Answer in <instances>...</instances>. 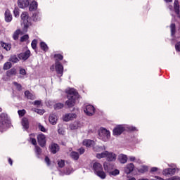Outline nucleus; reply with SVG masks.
<instances>
[{
  "label": "nucleus",
  "mask_w": 180,
  "mask_h": 180,
  "mask_svg": "<svg viewBox=\"0 0 180 180\" xmlns=\"http://www.w3.org/2000/svg\"><path fill=\"white\" fill-rule=\"evenodd\" d=\"M37 1H33L30 4L29 11L30 12H34V11H37V6H38Z\"/></svg>",
  "instance_id": "aec40b11"
},
{
  "label": "nucleus",
  "mask_w": 180,
  "mask_h": 180,
  "mask_svg": "<svg viewBox=\"0 0 180 180\" xmlns=\"http://www.w3.org/2000/svg\"><path fill=\"white\" fill-rule=\"evenodd\" d=\"M30 141H31V143L33 146H35V147H36V146H37V141H36V139L30 137Z\"/></svg>",
  "instance_id": "de8ad7c7"
},
{
  "label": "nucleus",
  "mask_w": 180,
  "mask_h": 180,
  "mask_svg": "<svg viewBox=\"0 0 180 180\" xmlns=\"http://www.w3.org/2000/svg\"><path fill=\"white\" fill-rule=\"evenodd\" d=\"M9 61L10 63H19V58H18V56H16V55H11L10 56Z\"/></svg>",
  "instance_id": "c756f323"
},
{
  "label": "nucleus",
  "mask_w": 180,
  "mask_h": 180,
  "mask_svg": "<svg viewBox=\"0 0 180 180\" xmlns=\"http://www.w3.org/2000/svg\"><path fill=\"white\" fill-rule=\"evenodd\" d=\"M106 158L108 161H116V154L113 153V152L108 151Z\"/></svg>",
  "instance_id": "412c9836"
},
{
  "label": "nucleus",
  "mask_w": 180,
  "mask_h": 180,
  "mask_svg": "<svg viewBox=\"0 0 180 180\" xmlns=\"http://www.w3.org/2000/svg\"><path fill=\"white\" fill-rule=\"evenodd\" d=\"M83 146L86 147H92L95 144V141L91 139H84L82 142Z\"/></svg>",
  "instance_id": "4be33fe9"
},
{
  "label": "nucleus",
  "mask_w": 180,
  "mask_h": 180,
  "mask_svg": "<svg viewBox=\"0 0 180 180\" xmlns=\"http://www.w3.org/2000/svg\"><path fill=\"white\" fill-rule=\"evenodd\" d=\"M167 180H180V177L178 176H174L171 178H169Z\"/></svg>",
  "instance_id": "864d4df0"
},
{
  "label": "nucleus",
  "mask_w": 180,
  "mask_h": 180,
  "mask_svg": "<svg viewBox=\"0 0 180 180\" xmlns=\"http://www.w3.org/2000/svg\"><path fill=\"white\" fill-rule=\"evenodd\" d=\"M155 178L156 179H152L151 180H164V179H162V178H161V177H160L158 176H155Z\"/></svg>",
  "instance_id": "13d9d810"
},
{
  "label": "nucleus",
  "mask_w": 180,
  "mask_h": 180,
  "mask_svg": "<svg viewBox=\"0 0 180 180\" xmlns=\"http://www.w3.org/2000/svg\"><path fill=\"white\" fill-rule=\"evenodd\" d=\"M138 172H139V174H146V172H148V167L146 165L141 166V168L138 169Z\"/></svg>",
  "instance_id": "bb28decb"
},
{
  "label": "nucleus",
  "mask_w": 180,
  "mask_h": 180,
  "mask_svg": "<svg viewBox=\"0 0 180 180\" xmlns=\"http://www.w3.org/2000/svg\"><path fill=\"white\" fill-rule=\"evenodd\" d=\"M18 115H19V116H20V117H23V116H24L25 115H26V110H25V109L19 110L18 111Z\"/></svg>",
  "instance_id": "c03bdc74"
},
{
  "label": "nucleus",
  "mask_w": 180,
  "mask_h": 180,
  "mask_svg": "<svg viewBox=\"0 0 180 180\" xmlns=\"http://www.w3.org/2000/svg\"><path fill=\"white\" fill-rule=\"evenodd\" d=\"M158 171V168L157 167H152L150 169V172H157Z\"/></svg>",
  "instance_id": "4d7b16f0"
},
{
  "label": "nucleus",
  "mask_w": 180,
  "mask_h": 180,
  "mask_svg": "<svg viewBox=\"0 0 180 180\" xmlns=\"http://www.w3.org/2000/svg\"><path fill=\"white\" fill-rule=\"evenodd\" d=\"M175 172H176V169L175 168H167L165 169L162 172L163 175L167 176V175H174Z\"/></svg>",
  "instance_id": "6ab92c4d"
},
{
  "label": "nucleus",
  "mask_w": 180,
  "mask_h": 180,
  "mask_svg": "<svg viewBox=\"0 0 180 180\" xmlns=\"http://www.w3.org/2000/svg\"><path fill=\"white\" fill-rule=\"evenodd\" d=\"M134 171V164L133 163H129L127 165L126 167L124 168V172L125 174H131Z\"/></svg>",
  "instance_id": "a211bd4d"
},
{
  "label": "nucleus",
  "mask_w": 180,
  "mask_h": 180,
  "mask_svg": "<svg viewBox=\"0 0 180 180\" xmlns=\"http://www.w3.org/2000/svg\"><path fill=\"white\" fill-rule=\"evenodd\" d=\"M70 129L71 130H75V129H77V126L72 124L70 125Z\"/></svg>",
  "instance_id": "680f3d73"
},
{
  "label": "nucleus",
  "mask_w": 180,
  "mask_h": 180,
  "mask_svg": "<svg viewBox=\"0 0 180 180\" xmlns=\"http://www.w3.org/2000/svg\"><path fill=\"white\" fill-rule=\"evenodd\" d=\"M29 57H30V50H27L25 52L18 54L19 60H23L24 61H26Z\"/></svg>",
  "instance_id": "9b49d317"
},
{
  "label": "nucleus",
  "mask_w": 180,
  "mask_h": 180,
  "mask_svg": "<svg viewBox=\"0 0 180 180\" xmlns=\"http://www.w3.org/2000/svg\"><path fill=\"white\" fill-rule=\"evenodd\" d=\"M139 180H149L148 179H140Z\"/></svg>",
  "instance_id": "774afa93"
},
{
  "label": "nucleus",
  "mask_w": 180,
  "mask_h": 180,
  "mask_svg": "<svg viewBox=\"0 0 180 180\" xmlns=\"http://www.w3.org/2000/svg\"><path fill=\"white\" fill-rule=\"evenodd\" d=\"M18 6L21 9H24V8H27V6H29V0H18Z\"/></svg>",
  "instance_id": "2eb2a0df"
},
{
  "label": "nucleus",
  "mask_w": 180,
  "mask_h": 180,
  "mask_svg": "<svg viewBox=\"0 0 180 180\" xmlns=\"http://www.w3.org/2000/svg\"><path fill=\"white\" fill-rule=\"evenodd\" d=\"M124 131V127L121 125L117 126L112 131L113 136H120Z\"/></svg>",
  "instance_id": "1a4fd4ad"
},
{
  "label": "nucleus",
  "mask_w": 180,
  "mask_h": 180,
  "mask_svg": "<svg viewBox=\"0 0 180 180\" xmlns=\"http://www.w3.org/2000/svg\"><path fill=\"white\" fill-rule=\"evenodd\" d=\"M105 171L110 173V172L115 169V165L113 163H110V162H105L103 164Z\"/></svg>",
  "instance_id": "9d476101"
},
{
  "label": "nucleus",
  "mask_w": 180,
  "mask_h": 180,
  "mask_svg": "<svg viewBox=\"0 0 180 180\" xmlns=\"http://www.w3.org/2000/svg\"><path fill=\"white\" fill-rule=\"evenodd\" d=\"M170 30L172 36H175V33L176 32V26L175 23H172L170 25Z\"/></svg>",
  "instance_id": "473e14b6"
},
{
  "label": "nucleus",
  "mask_w": 180,
  "mask_h": 180,
  "mask_svg": "<svg viewBox=\"0 0 180 180\" xmlns=\"http://www.w3.org/2000/svg\"><path fill=\"white\" fill-rule=\"evenodd\" d=\"M0 60H4V55H2L0 52Z\"/></svg>",
  "instance_id": "69168bd1"
},
{
  "label": "nucleus",
  "mask_w": 180,
  "mask_h": 180,
  "mask_svg": "<svg viewBox=\"0 0 180 180\" xmlns=\"http://www.w3.org/2000/svg\"><path fill=\"white\" fill-rule=\"evenodd\" d=\"M129 161H131L132 162H134V161H136V157H134V156H129Z\"/></svg>",
  "instance_id": "6e6d98bb"
},
{
  "label": "nucleus",
  "mask_w": 180,
  "mask_h": 180,
  "mask_svg": "<svg viewBox=\"0 0 180 180\" xmlns=\"http://www.w3.org/2000/svg\"><path fill=\"white\" fill-rule=\"evenodd\" d=\"M54 58H56V64H57V62L60 63V61L63 60L64 56L60 53H56L54 55Z\"/></svg>",
  "instance_id": "c85d7f7f"
},
{
  "label": "nucleus",
  "mask_w": 180,
  "mask_h": 180,
  "mask_svg": "<svg viewBox=\"0 0 180 180\" xmlns=\"http://www.w3.org/2000/svg\"><path fill=\"white\" fill-rule=\"evenodd\" d=\"M22 126L25 130L29 129V120L27 117H23L22 119Z\"/></svg>",
  "instance_id": "b1692460"
},
{
  "label": "nucleus",
  "mask_w": 180,
  "mask_h": 180,
  "mask_svg": "<svg viewBox=\"0 0 180 180\" xmlns=\"http://www.w3.org/2000/svg\"><path fill=\"white\" fill-rule=\"evenodd\" d=\"M98 135L100 137H103L104 139H110V131H109L108 129L105 128H102L99 133Z\"/></svg>",
  "instance_id": "6e6552de"
},
{
  "label": "nucleus",
  "mask_w": 180,
  "mask_h": 180,
  "mask_svg": "<svg viewBox=\"0 0 180 180\" xmlns=\"http://www.w3.org/2000/svg\"><path fill=\"white\" fill-rule=\"evenodd\" d=\"M174 9L175 13L177 15V18H180V5L178 0H175L174 2Z\"/></svg>",
  "instance_id": "4468645a"
},
{
  "label": "nucleus",
  "mask_w": 180,
  "mask_h": 180,
  "mask_svg": "<svg viewBox=\"0 0 180 180\" xmlns=\"http://www.w3.org/2000/svg\"><path fill=\"white\" fill-rule=\"evenodd\" d=\"M16 74H18V71L15 68H13L6 72V75L9 77H13V75H16Z\"/></svg>",
  "instance_id": "5701e85b"
},
{
  "label": "nucleus",
  "mask_w": 180,
  "mask_h": 180,
  "mask_svg": "<svg viewBox=\"0 0 180 180\" xmlns=\"http://www.w3.org/2000/svg\"><path fill=\"white\" fill-rule=\"evenodd\" d=\"M21 20L24 23L25 29H29L30 26H32V18L29 16V13L25 11L21 14Z\"/></svg>",
  "instance_id": "20e7f679"
},
{
  "label": "nucleus",
  "mask_w": 180,
  "mask_h": 180,
  "mask_svg": "<svg viewBox=\"0 0 180 180\" xmlns=\"http://www.w3.org/2000/svg\"><path fill=\"white\" fill-rule=\"evenodd\" d=\"M33 16H40V13L36 12L33 14Z\"/></svg>",
  "instance_id": "e2e57ef3"
},
{
  "label": "nucleus",
  "mask_w": 180,
  "mask_h": 180,
  "mask_svg": "<svg viewBox=\"0 0 180 180\" xmlns=\"http://www.w3.org/2000/svg\"><path fill=\"white\" fill-rule=\"evenodd\" d=\"M176 51H180V41L177 42L175 45Z\"/></svg>",
  "instance_id": "3c124183"
},
{
  "label": "nucleus",
  "mask_w": 180,
  "mask_h": 180,
  "mask_svg": "<svg viewBox=\"0 0 180 180\" xmlns=\"http://www.w3.org/2000/svg\"><path fill=\"white\" fill-rule=\"evenodd\" d=\"M110 175H112V176H116V175H119L120 174V171L119 169H115V170H112L109 172Z\"/></svg>",
  "instance_id": "58836bf2"
},
{
  "label": "nucleus",
  "mask_w": 180,
  "mask_h": 180,
  "mask_svg": "<svg viewBox=\"0 0 180 180\" xmlns=\"http://www.w3.org/2000/svg\"><path fill=\"white\" fill-rule=\"evenodd\" d=\"M20 34V30H17L14 32V34H13V39H14V40H18V39H19V34Z\"/></svg>",
  "instance_id": "a19ab883"
},
{
  "label": "nucleus",
  "mask_w": 180,
  "mask_h": 180,
  "mask_svg": "<svg viewBox=\"0 0 180 180\" xmlns=\"http://www.w3.org/2000/svg\"><path fill=\"white\" fill-rule=\"evenodd\" d=\"M13 84V85H15V86L18 91H22V84H20L16 82H14Z\"/></svg>",
  "instance_id": "37998d69"
},
{
  "label": "nucleus",
  "mask_w": 180,
  "mask_h": 180,
  "mask_svg": "<svg viewBox=\"0 0 180 180\" xmlns=\"http://www.w3.org/2000/svg\"><path fill=\"white\" fill-rule=\"evenodd\" d=\"M4 16H5V21L7 23H9L10 22H12V13H11V11H9V9H6L4 13Z\"/></svg>",
  "instance_id": "f3484780"
},
{
  "label": "nucleus",
  "mask_w": 180,
  "mask_h": 180,
  "mask_svg": "<svg viewBox=\"0 0 180 180\" xmlns=\"http://www.w3.org/2000/svg\"><path fill=\"white\" fill-rule=\"evenodd\" d=\"M20 76L19 78H23L25 75H27V72H26V70L23 69V68H20V71H19Z\"/></svg>",
  "instance_id": "c9c22d12"
},
{
  "label": "nucleus",
  "mask_w": 180,
  "mask_h": 180,
  "mask_svg": "<svg viewBox=\"0 0 180 180\" xmlns=\"http://www.w3.org/2000/svg\"><path fill=\"white\" fill-rule=\"evenodd\" d=\"M68 101L65 102V106L71 108L75 106V102L77 99H79V94L75 89H69L66 91Z\"/></svg>",
  "instance_id": "f257e3e1"
},
{
  "label": "nucleus",
  "mask_w": 180,
  "mask_h": 180,
  "mask_svg": "<svg viewBox=\"0 0 180 180\" xmlns=\"http://www.w3.org/2000/svg\"><path fill=\"white\" fill-rule=\"evenodd\" d=\"M79 153L80 155H82L84 154V153H85V149L84 148H80L79 150H78Z\"/></svg>",
  "instance_id": "5fc2aeb1"
},
{
  "label": "nucleus",
  "mask_w": 180,
  "mask_h": 180,
  "mask_svg": "<svg viewBox=\"0 0 180 180\" xmlns=\"http://www.w3.org/2000/svg\"><path fill=\"white\" fill-rule=\"evenodd\" d=\"M70 157L72 158V160H75V161H78L79 159V154L78 152L72 151L70 153Z\"/></svg>",
  "instance_id": "cd10ccee"
},
{
  "label": "nucleus",
  "mask_w": 180,
  "mask_h": 180,
  "mask_svg": "<svg viewBox=\"0 0 180 180\" xmlns=\"http://www.w3.org/2000/svg\"><path fill=\"white\" fill-rule=\"evenodd\" d=\"M108 151L105 150L101 153H97L96 154V158H98V160H101V158H106V157L108 156Z\"/></svg>",
  "instance_id": "7c9ffc66"
},
{
  "label": "nucleus",
  "mask_w": 180,
  "mask_h": 180,
  "mask_svg": "<svg viewBox=\"0 0 180 180\" xmlns=\"http://www.w3.org/2000/svg\"><path fill=\"white\" fill-rule=\"evenodd\" d=\"M129 130H131V131H136V130H137V128H136L135 127H131L129 128Z\"/></svg>",
  "instance_id": "bf43d9fd"
},
{
  "label": "nucleus",
  "mask_w": 180,
  "mask_h": 180,
  "mask_svg": "<svg viewBox=\"0 0 180 180\" xmlns=\"http://www.w3.org/2000/svg\"><path fill=\"white\" fill-rule=\"evenodd\" d=\"M57 120H58V118L57 117V115L56 114H50L49 117V122L53 126L57 124Z\"/></svg>",
  "instance_id": "ddd939ff"
},
{
  "label": "nucleus",
  "mask_w": 180,
  "mask_h": 180,
  "mask_svg": "<svg viewBox=\"0 0 180 180\" xmlns=\"http://www.w3.org/2000/svg\"><path fill=\"white\" fill-rule=\"evenodd\" d=\"M128 180H136V178L132 177V178H130V179H128Z\"/></svg>",
  "instance_id": "338daca9"
},
{
  "label": "nucleus",
  "mask_w": 180,
  "mask_h": 180,
  "mask_svg": "<svg viewBox=\"0 0 180 180\" xmlns=\"http://www.w3.org/2000/svg\"><path fill=\"white\" fill-rule=\"evenodd\" d=\"M37 142L40 147H46V135L44 134H40L37 136Z\"/></svg>",
  "instance_id": "39448f33"
},
{
  "label": "nucleus",
  "mask_w": 180,
  "mask_h": 180,
  "mask_svg": "<svg viewBox=\"0 0 180 180\" xmlns=\"http://www.w3.org/2000/svg\"><path fill=\"white\" fill-rule=\"evenodd\" d=\"M98 148H100V150H106L105 146H101V147H98Z\"/></svg>",
  "instance_id": "0e129e2a"
},
{
  "label": "nucleus",
  "mask_w": 180,
  "mask_h": 180,
  "mask_svg": "<svg viewBox=\"0 0 180 180\" xmlns=\"http://www.w3.org/2000/svg\"><path fill=\"white\" fill-rule=\"evenodd\" d=\"M35 153L37 158H40V155H41V149L39 146H35Z\"/></svg>",
  "instance_id": "f704fd0d"
},
{
  "label": "nucleus",
  "mask_w": 180,
  "mask_h": 180,
  "mask_svg": "<svg viewBox=\"0 0 180 180\" xmlns=\"http://www.w3.org/2000/svg\"><path fill=\"white\" fill-rule=\"evenodd\" d=\"M25 95L26 98H27L28 99H30L31 101H33V99H34V96L32 93H30V91H25Z\"/></svg>",
  "instance_id": "72a5a7b5"
},
{
  "label": "nucleus",
  "mask_w": 180,
  "mask_h": 180,
  "mask_svg": "<svg viewBox=\"0 0 180 180\" xmlns=\"http://www.w3.org/2000/svg\"><path fill=\"white\" fill-rule=\"evenodd\" d=\"M31 47L33 50H36L37 49V39H34L31 43Z\"/></svg>",
  "instance_id": "79ce46f5"
},
{
  "label": "nucleus",
  "mask_w": 180,
  "mask_h": 180,
  "mask_svg": "<svg viewBox=\"0 0 180 180\" xmlns=\"http://www.w3.org/2000/svg\"><path fill=\"white\" fill-rule=\"evenodd\" d=\"M93 169L96 175L101 178V179H105V178H106V173L103 172V167L101 163L94 162L93 164Z\"/></svg>",
  "instance_id": "f03ea898"
},
{
  "label": "nucleus",
  "mask_w": 180,
  "mask_h": 180,
  "mask_svg": "<svg viewBox=\"0 0 180 180\" xmlns=\"http://www.w3.org/2000/svg\"><path fill=\"white\" fill-rule=\"evenodd\" d=\"M13 14L15 18L19 17V8H15L13 11Z\"/></svg>",
  "instance_id": "09e8293b"
},
{
  "label": "nucleus",
  "mask_w": 180,
  "mask_h": 180,
  "mask_svg": "<svg viewBox=\"0 0 180 180\" xmlns=\"http://www.w3.org/2000/svg\"><path fill=\"white\" fill-rule=\"evenodd\" d=\"M1 46L4 49V50H6V51H9V50L12 49V45L11 44H7L4 41H1Z\"/></svg>",
  "instance_id": "393cba45"
},
{
  "label": "nucleus",
  "mask_w": 180,
  "mask_h": 180,
  "mask_svg": "<svg viewBox=\"0 0 180 180\" xmlns=\"http://www.w3.org/2000/svg\"><path fill=\"white\" fill-rule=\"evenodd\" d=\"M64 108V104L61 103H58L54 105V109L58 110L60 109H63Z\"/></svg>",
  "instance_id": "4c0bfd02"
},
{
  "label": "nucleus",
  "mask_w": 180,
  "mask_h": 180,
  "mask_svg": "<svg viewBox=\"0 0 180 180\" xmlns=\"http://www.w3.org/2000/svg\"><path fill=\"white\" fill-rule=\"evenodd\" d=\"M33 105H34L35 106H40V105H41V101H34Z\"/></svg>",
  "instance_id": "603ef678"
},
{
  "label": "nucleus",
  "mask_w": 180,
  "mask_h": 180,
  "mask_svg": "<svg viewBox=\"0 0 180 180\" xmlns=\"http://www.w3.org/2000/svg\"><path fill=\"white\" fill-rule=\"evenodd\" d=\"M56 74H58V77H63V74L64 72V67L60 62H56Z\"/></svg>",
  "instance_id": "0eeeda50"
},
{
  "label": "nucleus",
  "mask_w": 180,
  "mask_h": 180,
  "mask_svg": "<svg viewBox=\"0 0 180 180\" xmlns=\"http://www.w3.org/2000/svg\"><path fill=\"white\" fill-rule=\"evenodd\" d=\"M8 163L10 164V165H13V161L12 160V158H8Z\"/></svg>",
  "instance_id": "052dcab7"
},
{
  "label": "nucleus",
  "mask_w": 180,
  "mask_h": 180,
  "mask_svg": "<svg viewBox=\"0 0 180 180\" xmlns=\"http://www.w3.org/2000/svg\"><path fill=\"white\" fill-rule=\"evenodd\" d=\"M38 129L40 130V131H42L43 133H46V131L44 126L41 125V124L38 125Z\"/></svg>",
  "instance_id": "49530a36"
},
{
  "label": "nucleus",
  "mask_w": 180,
  "mask_h": 180,
  "mask_svg": "<svg viewBox=\"0 0 180 180\" xmlns=\"http://www.w3.org/2000/svg\"><path fill=\"white\" fill-rule=\"evenodd\" d=\"M26 40H29V35L25 34L22 37H20V41L21 43H23V41H26Z\"/></svg>",
  "instance_id": "a18cd8bd"
},
{
  "label": "nucleus",
  "mask_w": 180,
  "mask_h": 180,
  "mask_svg": "<svg viewBox=\"0 0 180 180\" xmlns=\"http://www.w3.org/2000/svg\"><path fill=\"white\" fill-rule=\"evenodd\" d=\"M40 48L43 50V51H49V46H47V44H46V42L44 41H41L40 42Z\"/></svg>",
  "instance_id": "2f4dec72"
},
{
  "label": "nucleus",
  "mask_w": 180,
  "mask_h": 180,
  "mask_svg": "<svg viewBox=\"0 0 180 180\" xmlns=\"http://www.w3.org/2000/svg\"><path fill=\"white\" fill-rule=\"evenodd\" d=\"M11 121L8 118V114H0V133H4V130L6 129V124H9Z\"/></svg>",
  "instance_id": "7ed1b4c3"
},
{
  "label": "nucleus",
  "mask_w": 180,
  "mask_h": 180,
  "mask_svg": "<svg viewBox=\"0 0 180 180\" xmlns=\"http://www.w3.org/2000/svg\"><path fill=\"white\" fill-rule=\"evenodd\" d=\"M118 160L121 164H126L127 162V155H120Z\"/></svg>",
  "instance_id": "a878e982"
},
{
  "label": "nucleus",
  "mask_w": 180,
  "mask_h": 180,
  "mask_svg": "<svg viewBox=\"0 0 180 180\" xmlns=\"http://www.w3.org/2000/svg\"><path fill=\"white\" fill-rule=\"evenodd\" d=\"M77 117V114L75 113H68L65 114L63 120L64 122H70V120H72V119H76Z\"/></svg>",
  "instance_id": "dca6fc26"
},
{
  "label": "nucleus",
  "mask_w": 180,
  "mask_h": 180,
  "mask_svg": "<svg viewBox=\"0 0 180 180\" xmlns=\"http://www.w3.org/2000/svg\"><path fill=\"white\" fill-rule=\"evenodd\" d=\"M49 148L52 154H57L60 151V146L57 143H51Z\"/></svg>",
  "instance_id": "f8f14e48"
},
{
  "label": "nucleus",
  "mask_w": 180,
  "mask_h": 180,
  "mask_svg": "<svg viewBox=\"0 0 180 180\" xmlns=\"http://www.w3.org/2000/svg\"><path fill=\"white\" fill-rule=\"evenodd\" d=\"M95 107L92 105H88L86 106L84 112L87 116H94L95 115Z\"/></svg>",
  "instance_id": "423d86ee"
},
{
  "label": "nucleus",
  "mask_w": 180,
  "mask_h": 180,
  "mask_svg": "<svg viewBox=\"0 0 180 180\" xmlns=\"http://www.w3.org/2000/svg\"><path fill=\"white\" fill-rule=\"evenodd\" d=\"M45 162H46L48 166L51 165V162L50 161V158L47 156L45 158Z\"/></svg>",
  "instance_id": "8fccbe9b"
},
{
  "label": "nucleus",
  "mask_w": 180,
  "mask_h": 180,
  "mask_svg": "<svg viewBox=\"0 0 180 180\" xmlns=\"http://www.w3.org/2000/svg\"><path fill=\"white\" fill-rule=\"evenodd\" d=\"M10 68H12V63L6 62V63H4L3 70H10Z\"/></svg>",
  "instance_id": "e433bc0d"
},
{
  "label": "nucleus",
  "mask_w": 180,
  "mask_h": 180,
  "mask_svg": "<svg viewBox=\"0 0 180 180\" xmlns=\"http://www.w3.org/2000/svg\"><path fill=\"white\" fill-rule=\"evenodd\" d=\"M58 165L59 168H64L65 166V161L64 160H58Z\"/></svg>",
  "instance_id": "ea45409f"
}]
</instances>
